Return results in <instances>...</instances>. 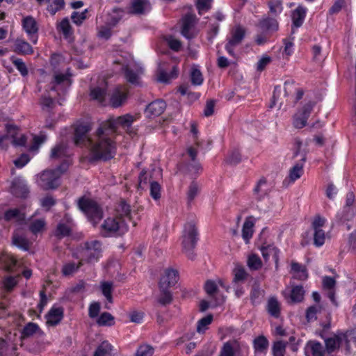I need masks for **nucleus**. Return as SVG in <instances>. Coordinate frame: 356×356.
Wrapping results in <instances>:
<instances>
[{
	"mask_svg": "<svg viewBox=\"0 0 356 356\" xmlns=\"http://www.w3.org/2000/svg\"><path fill=\"white\" fill-rule=\"evenodd\" d=\"M111 129H106L101 124L93 139L88 140L90 147V161H108L113 159L116 153L114 134Z\"/></svg>",
	"mask_w": 356,
	"mask_h": 356,
	"instance_id": "f257e3e1",
	"label": "nucleus"
},
{
	"mask_svg": "<svg viewBox=\"0 0 356 356\" xmlns=\"http://www.w3.org/2000/svg\"><path fill=\"white\" fill-rule=\"evenodd\" d=\"M67 169V165L62 163L54 170H44L38 176V185L44 191L57 188L60 186L59 179Z\"/></svg>",
	"mask_w": 356,
	"mask_h": 356,
	"instance_id": "f03ea898",
	"label": "nucleus"
},
{
	"mask_svg": "<svg viewBox=\"0 0 356 356\" xmlns=\"http://www.w3.org/2000/svg\"><path fill=\"white\" fill-rule=\"evenodd\" d=\"M128 231L124 219L119 216L107 218L101 225L100 233L104 237L121 236Z\"/></svg>",
	"mask_w": 356,
	"mask_h": 356,
	"instance_id": "7ed1b4c3",
	"label": "nucleus"
},
{
	"mask_svg": "<svg viewBox=\"0 0 356 356\" xmlns=\"http://www.w3.org/2000/svg\"><path fill=\"white\" fill-rule=\"evenodd\" d=\"M183 251L188 258L193 260L195 254L193 251L197 241V229L193 222H187L184 226V234L182 236Z\"/></svg>",
	"mask_w": 356,
	"mask_h": 356,
	"instance_id": "20e7f679",
	"label": "nucleus"
},
{
	"mask_svg": "<svg viewBox=\"0 0 356 356\" xmlns=\"http://www.w3.org/2000/svg\"><path fill=\"white\" fill-rule=\"evenodd\" d=\"M78 207L87 216L94 226L103 218L102 208L92 200L82 197L78 200Z\"/></svg>",
	"mask_w": 356,
	"mask_h": 356,
	"instance_id": "39448f33",
	"label": "nucleus"
},
{
	"mask_svg": "<svg viewBox=\"0 0 356 356\" xmlns=\"http://www.w3.org/2000/svg\"><path fill=\"white\" fill-rule=\"evenodd\" d=\"M102 251V243L99 241L94 240L86 241L83 244L81 252L82 259L87 263H93L98 260Z\"/></svg>",
	"mask_w": 356,
	"mask_h": 356,
	"instance_id": "423d86ee",
	"label": "nucleus"
},
{
	"mask_svg": "<svg viewBox=\"0 0 356 356\" xmlns=\"http://www.w3.org/2000/svg\"><path fill=\"white\" fill-rule=\"evenodd\" d=\"M134 121V118L130 114H126L119 116L117 118H110L107 121L103 122V124L106 129H111V132L115 135L118 126H121L123 129L128 130L131 128L132 123Z\"/></svg>",
	"mask_w": 356,
	"mask_h": 356,
	"instance_id": "0eeeda50",
	"label": "nucleus"
},
{
	"mask_svg": "<svg viewBox=\"0 0 356 356\" xmlns=\"http://www.w3.org/2000/svg\"><path fill=\"white\" fill-rule=\"evenodd\" d=\"M245 35V30L243 27L238 25L236 26L231 32V38L228 40L225 45V49L230 56L234 57L235 54L234 48L239 45L243 40Z\"/></svg>",
	"mask_w": 356,
	"mask_h": 356,
	"instance_id": "6e6552de",
	"label": "nucleus"
},
{
	"mask_svg": "<svg viewBox=\"0 0 356 356\" xmlns=\"http://www.w3.org/2000/svg\"><path fill=\"white\" fill-rule=\"evenodd\" d=\"M179 280V272L177 270L168 268L164 271L159 282V288H170L175 285Z\"/></svg>",
	"mask_w": 356,
	"mask_h": 356,
	"instance_id": "1a4fd4ad",
	"label": "nucleus"
},
{
	"mask_svg": "<svg viewBox=\"0 0 356 356\" xmlns=\"http://www.w3.org/2000/svg\"><path fill=\"white\" fill-rule=\"evenodd\" d=\"M90 126L88 123L80 124L74 129V142L77 146L86 145L88 146V140L93 138H88L86 134L90 130Z\"/></svg>",
	"mask_w": 356,
	"mask_h": 356,
	"instance_id": "9d476101",
	"label": "nucleus"
},
{
	"mask_svg": "<svg viewBox=\"0 0 356 356\" xmlns=\"http://www.w3.org/2000/svg\"><path fill=\"white\" fill-rule=\"evenodd\" d=\"M196 22V16L192 13H187L182 18L181 35L187 39H191L195 35L190 30L195 26Z\"/></svg>",
	"mask_w": 356,
	"mask_h": 356,
	"instance_id": "9b49d317",
	"label": "nucleus"
},
{
	"mask_svg": "<svg viewBox=\"0 0 356 356\" xmlns=\"http://www.w3.org/2000/svg\"><path fill=\"white\" fill-rule=\"evenodd\" d=\"M22 24L25 31L29 35L30 40L35 43L38 40L36 33L38 30L35 20L32 17L29 16L23 19Z\"/></svg>",
	"mask_w": 356,
	"mask_h": 356,
	"instance_id": "f8f14e48",
	"label": "nucleus"
},
{
	"mask_svg": "<svg viewBox=\"0 0 356 356\" xmlns=\"http://www.w3.org/2000/svg\"><path fill=\"white\" fill-rule=\"evenodd\" d=\"M127 100V94L122 91L120 86L116 87L111 94L109 103L113 108H118Z\"/></svg>",
	"mask_w": 356,
	"mask_h": 356,
	"instance_id": "ddd939ff",
	"label": "nucleus"
},
{
	"mask_svg": "<svg viewBox=\"0 0 356 356\" xmlns=\"http://www.w3.org/2000/svg\"><path fill=\"white\" fill-rule=\"evenodd\" d=\"M165 108V102L162 99H157L147 106L145 112L148 116H159L164 112Z\"/></svg>",
	"mask_w": 356,
	"mask_h": 356,
	"instance_id": "4468645a",
	"label": "nucleus"
},
{
	"mask_svg": "<svg viewBox=\"0 0 356 356\" xmlns=\"http://www.w3.org/2000/svg\"><path fill=\"white\" fill-rule=\"evenodd\" d=\"M178 74V70L176 66H174L170 72L168 74L165 69L163 67L161 64H159L158 66V69L156 71V80L160 83H168L171 79L176 78Z\"/></svg>",
	"mask_w": 356,
	"mask_h": 356,
	"instance_id": "2eb2a0df",
	"label": "nucleus"
},
{
	"mask_svg": "<svg viewBox=\"0 0 356 356\" xmlns=\"http://www.w3.org/2000/svg\"><path fill=\"white\" fill-rule=\"evenodd\" d=\"M63 318V308L52 307L46 315L47 324L54 326L58 324Z\"/></svg>",
	"mask_w": 356,
	"mask_h": 356,
	"instance_id": "dca6fc26",
	"label": "nucleus"
},
{
	"mask_svg": "<svg viewBox=\"0 0 356 356\" xmlns=\"http://www.w3.org/2000/svg\"><path fill=\"white\" fill-rule=\"evenodd\" d=\"M14 52L20 55H29L33 53L31 45L22 39L17 38L15 40L13 47Z\"/></svg>",
	"mask_w": 356,
	"mask_h": 356,
	"instance_id": "f3484780",
	"label": "nucleus"
},
{
	"mask_svg": "<svg viewBox=\"0 0 356 356\" xmlns=\"http://www.w3.org/2000/svg\"><path fill=\"white\" fill-rule=\"evenodd\" d=\"M305 354L307 356H324L325 349L321 343L310 341L306 345Z\"/></svg>",
	"mask_w": 356,
	"mask_h": 356,
	"instance_id": "a211bd4d",
	"label": "nucleus"
},
{
	"mask_svg": "<svg viewBox=\"0 0 356 356\" xmlns=\"http://www.w3.org/2000/svg\"><path fill=\"white\" fill-rule=\"evenodd\" d=\"M16 350L17 346L12 341L0 338V356L16 355Z\"/></svg>",
	"mask_w": 356,
	"mask_h": 356,
	"instance_id": "6ab92c4d",
	"label": "nucleus"
},
{
	"mask_svg": "<svg viewBox=\"0 0 356 356\" xmlns=\"http://www.w3.org/2000/svg\"><path fill=\"white\" fill-rule=\"evenodd\" d=\"M239 349L240 345L237 340H229L223 344L220 356H234Z\"/></svg>",
	"mask_w": 356,
	"mask_h": 356,
	"instance_id": "aec40b11",
	"label": "nucleus"
},
{
	"mask_svg": "<svg viewBox=\"0 0 356 356\" xmlns=\"http://www.w3.org/2000/svg\"><path fill=\"white\" fill-rule=\"evenodd\" d=\"M305 296V290L302 286L298 285L293 286L291 291L287 302L290 304L300 302L302 301Z\"/></svg>",
	"mask_w": 356,
	"mask_h": 356,
	"instance_id": "412c9836",
	"label": "nucleus"
},
{
	"mask_svg": "<svg viewBox=\"0 0 356 356\" xmlns=\"http://www.w3.org/2000/svg\"><path fill=\"white\" fill-rule=\"evenodd\" d=\"M269 346V341L264 335L255 337L253 340V348L255 353H264Z\"/></svg>",
	"mask_w": 356,
	"mask_h": 356,
	"instance_id": "4be33fe9",
	"label": "nucleus"
},
{
	"mask_svg": "<svg viewBox=\"0 0 356 356\" xmlns=\"http://www.w3.org/2000/svg\"><path fill=\"white\" fill-rule=\"evenodd\" d=\"M291 271L294 273L293 277L299 280H305L308 277L307 268L299 263H291Z\"/></svg>",
	"mask_w": 356,
	"mask_h": 356,
	"instance_id": "5701e85b",
	"label": "nucleus"
},
{
	"mask_svg": "<svg viewBox=\"0 0 356 356\" xmlns=\"http://www.w3.org/2000/svg\"><path fill=\"white\" fill-rule=\"evenodd\" d=\"M71 76L70 74H57L54 76V81L52 82L53 86L50 90H57V87L63 86L65 87H69L71 84V81L69 77Z\"/></svg>",
	"mask_w": 356,
	"mask_h": 356,
	"instance_id": "b1692460",
	"label": "nucleus"
},
{
	"mask_svg": "<svg viewBox=\"0 0 356 356\" xmlns=\"http://www.w3.org/2000/svg\"><path fill=\"white\" fill-rule=\"evenodd\" d=\"M306 161V154H303L301 162L296 163L289 171V179L291 181H295L299 179L303 174V164Z\"/></svg>",
	"mask_w": 356,
	"mask_h": 356,
	"instance_id": "393cba45",
	"label": "nucleus"
},
{
	"mask_svg": "<svg viewBox=\"0 0 356 356\" xmlns=\"http://www.w3.org/2000/svg\"><path fill=\"white\" fill-rule=\"evenodd\" d=\"M120 219H124L125 222L129 220H131L130 206L124 201H121L116 208V216Z\"/></svg>",
	"mask_w": 356,
	"mask_h": 356,
	"instance_id": "a878e982",
	"label": "nucleus"
},
{
	"mask_svg": "<svg viewBox=\"0 0 356 356\" xmlns=\"http://www.w3.org/2000/svg\"><path fill=\"white\" fill-rule=\"evenodd\" d=\"M149 4L148 0H131L129 13L134 15H142Z\"/></svg>",
	"mask_w": 356,
	"mask_h": 356,
	"instance_id": "bb28decb",
	"label": "nucleus"
},
{
	"mask_svg": "<svg viewBox=\"0 0 356 356\" xmlns=\"http://www.w3.org/2000/svg\"><path fill=\"white\" fill-rule=\"evenodd\" d=\"M252 217L245 219L242 229V237L248 243L253 234L254 222L251 220Z\"/></svg>",
	"mask_w": 356,
	"mask_h": 356,
	"instance_id": "cd10ccee",
	"label": "nucleus"
},
{
	"mask_svg": "<svg viewBox=\"0 0 356 356\" xmlns=\"http://www.w3.org/2000/svg\"><path fill=\"white\" fill-rule=\"evenodd\" d=\"M259 26L263 31H274L277 30L278 23L274 18L266 17L260 21Z\"/></svg>",
	"mask_w": 356,
	"mask_h": 356,
	"instance_id": "c85d7f7f",
	"label": "nucleus"
},
{
	"mask_svg": "<svg viewBox=\"0 0 356 356\" xmlns=\"http://www.w3.org/2000/svg\"><path fill=\"white\" fill-rule=\"evenodd\" d=\"M160 295L157 298V302L162 306H165L171 304L172 302V294L169 290V288L162 289L159 288Z\"/></svg>",
	"mask_w": 356,
	"mask_h": 356,
	"instance_id": "c756f323",
	"label": "nucleus"
},
{
	"mask_svg": "<svg viewBox=\"0 0 356 356\" xmlns=\"http://www.w3.org/2000/svg\"><path fill=\"white\" fill-rule=\"evenodd\" d=\"M306 10L302 7H298L292 14L293 25L295 28L301 26L305 17Z\"/></svg>",
	"mask_w": 356,
	"mask_h": 356,
	"instance_id": "7c9ffc66",
	"label": "nucleus"
},
{
	"mask_svg": "<svg viewBox=\"0 0 356 356\" xmlns=\"http://www.w3.org/2000/svg\"><path fill=\"white\" fill-rule=\"evenodd\" d=\"M16 263V259L8 254H2L0 256V264H2L3 268L8 272L13 270Z\"/></svg>",
	"mask_w": 356,
	"mask_h": 356,
	"instance_id": "2f4dec72",
	"label": "nucleus"
},
{
	"mask_svg": "<svg viewBox=\"0 0 356 356\" xmlns=\"http://www.w3.org/2000/svg\"><path fill=\"white\" fill-rule=\"evenodd\" d=\"M267 309L268 313L275 318L280 314V305L276 298H270L268 301Z\"/></svg>",
	"mask_w": 356,
	"mask_h": 356,
	"instance_id": "473e14b6",
	"label": "nucleus"
},
{
	"mask_svg": "<svg viewBox=\"0 0 356 356\" xmlns=\"http://www.w3.org/2000/svg\"><path fill=\"white\" fill-rule=\"evenodd\" d=\"M124 76L126 80L131 84L134 86H140V80L138 74L128 67H124Z\"/></svg>",
	"mask_w": 356,
	"mask_h": 356,
	"instance_id": "72a5a7b5",
	"label": "nucleus"
},
{
	"mask_svg": "<svg viewBox=\"0 0 356 356\" xmlns=\"http://www.w3.org/2000/svg\"><path fill=\"white\" fill-rule=\"evenodd\" d=\"M100 288L102 292V294L106 298L108 302L113 303V296L112 292L113 290V284L112 282H101Z\"/></svg>",
	"mask_w": 356,
	"mask_h": 356,
	"instance_id": "f704fd0d",
	"label": "nucleus"
},
{
	"mask_svg": "<svg viewBox=\"0 0 356 356\" xmlns=\"http://www.w3.org/2000/svg\"><path fill=\"white\" fill-rule=\"evenodd\" d=\"M67 155V147L66 144L60 143L56 145L52 149L51 157L53 159H60Z\"/></svg>",
	"mask_w": 356,
	"mask_h": 356,
	"instance_id": "c9c22d12",
	"label": "nucleus"
},
{
	"mask_svg": "<svg viewBox=\"0 0 356 356\" xmlns=\"http://www.w3.org/2000/svg\"><path fill=\"white\" fill-rule=\"evenodd\" d=\"M204 288L205 292L210 298L216 299L219 289L215 281L211 280H207L204 284Z\"/></svg>",
	"mask_w": 356,
	"mask_h": 356,
	"instance_id": "e433bc0d",
	"label": "nucleus"
},
{
	"mask_svg": "<svg viewBox=\"0 0 356 356\" xmlns=\"http://www.w3.org/2000/svg\"><path fill=\"white\" fill-rule=\"evenodd\" d=\"M37 332H40V334L42 333V332L40 330L39 326L36 323H29L24 327L22 332L21 337L22 339L27 338L31 336H33L34 334H35Z\"/></svg>",
	"mask_w": 356,
	"mask_h": 356,
	"instance_id": "4c0bfd02",
	"label": "nucleus"
},
{
	"mask_svg": "<svg viewBox=\"0 0 356 356\" xmlns=\"http://www.w3.org/2000/svg\"><path fill=\"white\" fill-rule=\"evenodd\" d=\"M71 228L65 223H58L54 231V236L58 239H61L64 237L68 236L71 234Z\"/></svg>",
	"mask_w": 356,
	"mask_h": 356,
	"instance_id": "58836bf2",
	"label": "nucleus"
},
{
	"mask_svg": "<svg viewBox=\"0 0 356 356\" xmlns=\"http://www.w3.org/2000/svg\"><path fill=\"white\" fill-rule=\"evenodd\" d=\"M264 296V291L261 289L260 284L254 282L252 286L250 292V299L253 304L258 302Z\"/></svg>",
	"mask_w": 356,
	"mask_h": 356,
	"instance_id": "ea45409f",
	"label": "nucleus"
},
{
	"mask_svg": "<svg viewBox=\"0 0 356 356\" xmlns=\"http://www.w3.org/2000/svg\"><path fill=\"white\" fill-rule=\"evenodd\" d=\"M287 343L282 340L275 341L272 346L273 356H284Z\"/></svg>",
	"mask_w": 356,
	"mask_h": 356,
	"instance_id": "a19ab883",
	"label": "nucleus"
},
{
	"mask_svg": "<svg viewBox=\"0 0 356 356\" xmlns=\"http://www.w3.org/2000/svg\"><path fill=\"white\" fill-rule=\"evenodd\" d=\"M46 222L44 219H36L33 220L29 226V230L33 234H37L45 229Z\"/></svg>",
	"mask_w": 356,
	"mask_h": 356,
	"instance_id": "79ce46f5",
	"label": "nucleus"
},
{
	"mask_svg": "<svg viewBox=\"0 0 356 356\" xmlns=\"http://www.w3.org/2000/svg\"><path fill=\"white\" fill-rule=\"evenodd\" d=\"M10 60L14 66L17 68V70L20 72L22 76H26L29 74L28 68L25 64V63L22 60V59L17 58L15 56H12L10 58Z\"/></svg>",
	"mask_w": 356,
	"mask_h": 356,
	"instance_id": "37998d69",
	"label": "nucleus"
},
{
	"mask_svg": "<svg viewBox=\"0 0 356 356\" xmlns=\"http://www.w3.org/2000/svg\"><path fill=\"white\" fill-rule=\"evenodd\" d=\"M234 279L233 282L237 283L239 282H243L246 280L248 273L245 268L241 265H236L233 270Z\"/></svg>",
	"mask_w": 356,
	"mask_h": 356,
	"instance_id": "c03bdc74",
	"label": "nucleus"
},
{
	"mask_svg": "<svg viewBox=\"0 0 356 356\" xmlns=\"http://www.w3.org/2000/svg\"><path fill=\"white\" fill-rule=\"evenodd\" d=\"M99 326H111L114 325V317L108 312H103L97 320Z\"/></svg>",
	"mask_w": 356,
	"mask_h": 356,
	"instance_id": "a18cd8bd",
	"label": "nucleus"
},
{
	"mask_svg": "<svg viewBox=\"0 0 356 356\" xmlns=\"http://www.w3.org/2000/svg\"><path fill=\"white\" fill-rule=\"evenodd\" d=\"M247 264L250 270H257L261 268L262 261L259 256L252 254L248 258Z\"/></svg>",
	"mask_w": 356,
	"mask_h": 356,
	"instance_id": "49530a36",
	"label": "nucleus"
},
{
	"mask_svg": "<svg viewBox=\"0 0 356 356\" xmlns=\"http://www.w3.org/2000/svg\"><path fill=\"white\" fill-rule=\"evenodd\" d=\"M65 6L64 0H49L47 4V10L52 15H54L57 11L63 9Z\"/></svg>",
	"mask_w": 356,
	"mask_h": 356,
	"instance_id": "de8ad7c7",
	"label": "nucleus"
},
{
	"mask_svg": "<svg viewBox=\"0 0 356 356\" xmlns=\"http://www.w3.org/2000/svg\"><path fill=\"white\" fill-rule=\"evenodd\" d=\"M213 315L209 314L207 316L201 318L197 322V332L198 333H204L208 329L207 326L212 323Z\"/></svg>",
	"mask_w": 356,
	"mask_h": 356,
	"instance_id": "09e8293b",
	"label": "nucleus"
},
{
	"mask_svg": "<svg viewBox=\"0 0 356 356\" xmlns=\"http://www.w3.org/2000/svg\"><path fill=\"white\" fill-rule=\"evenodd\" d=\"M124 10L121 8H115L113 9V15L110 16V19L107 22L110 26H115L122 19Z\"/></svg>",
	"mask_w": 356,
	"mask_h": 356,
	"instance_id": "8fccbe9b",
	"label": "nucleus"
},
{
	"mask_svg": "<svg viewBox=\"0 0 356 356\" xmlns=\"http://www.w3.org/2000/svg\"><path fill=\"white\" fill-rule=\"evenodd\" d=\"M58 30L61 32L65 38H68L72 34V26L67 18H64L59 25Z\"/></svg>",
	"mask_w": 356,
	"mask_h": 356,
	"instance_id": "3c124183",
	"label": "nucleus"
},
{
	"mask_svg": "<svg viewBox=\"0 0 356 356\" xmlns=\"http://www.w3.org/2000/svg\"><path fill=\"white\" fill-rule=\"evenodd\" d=\"M325 347L328 353H332L341 343V338L338 336L330 337L325 341Z\"/></svg>",
	"mask_w": 356,
	"mask_h": 356,
	"instance_id": "603ef678",
	"label": "nucleus"
},
{
	"mask_svg": "<svg viewBox=\"0 0 356 356\" xmlns=\"http://www.w3.org/2000/svg\"><path fill=\"white\" fill-rule=\"evenodd\" d=\"M13 243L15 245L17 246L18 248L24 250H28L30 246L29 243L26 238L19 236L17 234L13 235Z\"/></svg>",
	"mask_w": 356,
	"mask_h": 356,
	"instance_id": "864d4df0",
	"label": "nucleus"
},
{
	"mask_svg": "<svg viewBox=\"0 0 356 356\" xmlns=\"http://www.w3.org/2000/svg\"><path fill=\"white\" fill-rule=\"evenodd\" d=\"M200 191V186L195 181H193L189 187L188 191L187 192V200L188 202H191L195 197L197 195Z\"/></svg>",
	"mask_w": 356,
	"mask_h": 356,
	"instance_id": "5fc2aeb1",
	"label": "nucleus"
},
{
	"mask_svg": "<svg viewBox=\"0 0 356 356\" xmlns=\"http://www.w3.org/2000/svg\"><path fill=\"white\" fill-rule=\"evenodd\" d=\"M82 265V261H80L77 265L74 262H70L63 265L62 268V273L65 276H68L76 271Z\"/></svg>",
	"mask_w": 356,
	"mask_h": 356,
	"instance_id": "6e6d98bb",
	"label": "nucleus"
},
{
	"mask_svg": "<svg viewBox=\"0 0 356 356\" xmlns=\"http://www.w3.org/2000/svg\"><path fill=\"white\" fill-rule=\"evenodd\" d=\"M270 13L273 16H277L282 10V1L280 0H270L268 2Z\"/></svg>",
	"mask_w": 356,
	"mask_h": 356,
	"instance_id": "4d7b16f0",
	"label": "nucleus"
},
{
	"mask_svg": "<svg viewBox=\"0 0 356 356\" xmlns=\"http://www.w3.org/2000/svg\"><path fill=\"white\" fill-rule=\"evenodd\" d=\"M161 185L155 181L150 182V195L154 200H159L161 196Z\"/></svg>",
	"mask_w": 356,
	"mask_h": 356,
	"instance_id": "13d9d810",
	"label": "nucleus"
},
{
	"mask_svg": "<svg viewBox=\"0 0 356 356\" xmlns=\"http://www.w3.org/2000/svg\"><path fill=\"white\" fill-rule=\"evenodd\" d=\"M39 103L43 110L47 109L50 111L54 107V99L46 95L41 96Z\"/></svg>",
	"mask_w": 356,
	"mask_h": 356,
	"instance_id": "bf43d9fd",
	"label": "nucleus"
},
{
	"mask_svg": "<svg viewBox=\"0 0 356 356\" xmlns=\"http://www.w3.org/2000/svg\"><path fill=\"white\" fill-rule=\"evenodd\" d=\"M191 81L193 85L200 86L203 82V76L200 70L193 68L191 72Z\"/></svg>",
	"mask_w": 356,
	"mask_h": 356,
	"instance_id": "052dcab7",
	"label": "nucleus"
},
{
	"mask_svg": "<svg viewBox=\"0 0 356 356\" xmlns=\"http://www.w3.org/2000/svg\"><path fill=\"white\" fill-rule=\"evenodd\" d=\"M307 118L299 112H297L293 116V124L296 129H302L307 125Z\"/></svg>",
	"mask_w": 356,
	"mask_h": 356,
	"instance_id": "680f3d73",
	"label": "nucleus"
},
{
	"mask_svg": "<svg viewBox=\"0 0 356 356\" xmlns=\"http://www.w3.org/2000/svg\"><path fill=\"white\" fill-rule=\"evenodd\" d=\"M316 104V101H309L298 112L308 119Z\"/></svg>",
	"mask_w": 356,
	"mask_h": 356,
	"instance_id": "e2e57ef3",
	"label": "nucleus"
},
{
	"mask_svg": "<svg viewBox=\"0 0 356 356\" xmlns=\"http://www.w3.org/2000/svg\"><path fill=\"white\" fill-rule=\"evenodd\" d=\"M325 235L323 229L314 230V244L320 247L325 243Z\"/></svg>",
	"mask_w": 356,
	"mask_h": 356,
	"instance_id": "0e129e2a",
	"label": "nucleus"
},
{
	"mask_svg": "<svg viewBox=\"0 0 356 356\" xmlns=\"http://www.w3.org/2000/svg\"><path fill=\"white\" fill-rule=\"evenodd\" d=\"M241 161V155L238 150L232 151L226 159V163L232 165L238 164Z\"/></svg>",
	"mask_w": 356,
	"mask_h": 356,
	"instance_id": "69168bd1",
	"label": "nucleus"
},
{
	"mask_svg": "<svg viewBox=\"0 0 356 356\" xmlns=\"http://www.w3.org/2000/svg\"><path fill=\"white\" fill-rule=\"evenodd\" d=\"M112 346L108 341H103L96 350L102 356H112Z\"/></svg>",
	"mask_w": 356,
	"mask_h": 356,
	"instance_id": "338daca9",
	"label": "nucleus"
},
{
	"mask_svg": "<svg viewBox=\"0 0 356 356\" xmlns=\"http://www.w3.org/2000/svg\"><path fill=\"white\" fill-rule=\"evenodd\" d=\"M154 353V348L149 345L140 346L136 353V356H152Z\"/></svg>",
	"mask_w": 356,
	"mask_h": 356,
	"instance_id": "774afa93",
	"label": "nucleus"
}]
</instances>
